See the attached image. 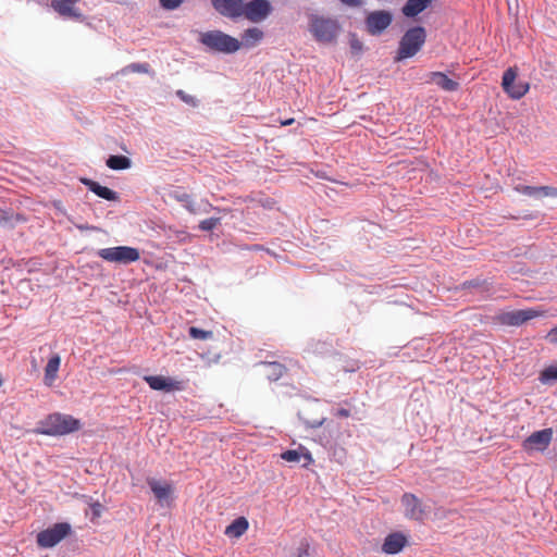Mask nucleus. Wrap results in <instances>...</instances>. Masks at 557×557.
I'll use <instances>...</instances> for the list:
<instances>
[{
	"instance_id": "e433bc0d",
	"label": "nucleus",
	"mask_w": 557,
	"mask_h": 557,
	"mask_svg": "<svg viewBox=\"0 0 557 557\" xmlns=\"http://www.w3.org/2000/svg\"><path fill=\"white\" fill-rule=\"evenodd\" d=\"M185 0H159L160 7L166 11L177 10Z\"/></svg>"
},
{
	"instance_id": "f8f14e48",
	"label": "nucleus",
	"mask_w": 557,
	"mask_h": 557,
	"mask_svg": "<svg viewBox=\"0 0 557 557\" xmlns=\"http://www.w3.org/2000/svg\"><path fill=\"white\" fill-rule=\"evenodd\" d=\"M541 314V311L533 308H528L503 312L499 314L498 320L504 325L520 326L523 323L540 317Z\"/></svg>"
},
{
	"instance_id": "49530a36",
	"label": "nucleus",
	"mask_w": 557,
	"mask_h": 557,
	"mask_svg": "<svg viewBox=\"0 0 557 557\" xmlns=\"http://www.w3.org/2000/svg\"><path fill=\"white\" fill-rule=\"evenodd\" d=\"M342 3L348 7H359L361 5V0H339Z\"/></svg>"
},
{
	"instance_id": "4468645a",
	"label": "nucleus",
	"mask_w": 557,
	"mask_h": 557,
	"mask_svg": "<svg viewBox=\"0 0 557 557\" xmlns=\"http://www.w3.org/2000/svg\"><path fill=\"white\" fill-rule=\"evenodd\" d=\"M77 0H52L51 8L62 17L83 21L84 14L74 7Z\"/></svg>"
},
{
	"instance_id": "39448f33",
	"label": "nucleus",
	"mask_w": 557,
	"mask_h": 557,
	"mask_svg": "<svg viewBox=\"0 0 557 557\" xmlns=\"http://www.w3.org/2000/svg\"><path fill=\"white\" fill-rule=\"evenodd\" d=\"M72 533L69 522H58L37 533L36 543L40 548H52Z\"/></svg>"
},
{
	"instance_id": "72a5a7b5",
	"label": "nucleus",
	"mask_w": 557,
	"mask_h": 557,
	"mask_svg": "<svg viewBox=\"0 0 557 557\" xmlns=\"http://www.w3.org/2000/svg\"><path fill=\"white\" fill-rule=\"evenodd\" d=\"M516 190L522 195L540 199V186L518 185Z\"/></svg>"
},
{
	"instance_id": "f3484780",
	"label": "nucleus",
	"mask_w": 557,
	"mask_h": 557,
	"mask_svg": "<svg viewBox=\"0 0 557 557\" xmlns=\"http://www.w3.org/2000/svg\"><path fill=\"white\" fill-rule=\"evenodd\" d=\"M147 484L159 503H169L172 495V486L169 483H162L153 478L147 480Z\"/></svg>"
},
{
	"instance_id": "a19ab883",
	"label": "nucleus",
	"mask_w": 557,
	"mask_h": 557,
	"mask_svg": "<svg viewBox=\"0 0 557 557\" xmlns=\"http://www.w3.org/2000/svg\"><path fill=\"white\" fill-rule=\"evenodd\" d=\"M310 545L307 540H302L298 547L297 557H309Z\"/></svg>"
},
{
	"instance_id": "c756f323",
	"label": "nucleus",
	"mask_w": 557,
	"mask_h": 557,
	"mask_svg": "<svg viewBox=\"0 0 557 557\" xmlns=\"http://www.w3.org/2000/svg\"><path fill=\"white\" fill-rule=\"evenodd\" d=\"M174 197L177 201L183 203L188 212L196 213L195 202L189 194L185 191H176Z\"/></svg>"
},
{
	"instance_id": "9b49d317",
	"label": "nucleus",
	"mask_w": 557,
	"mask_h": 557,
	"mask_svg": "<svg viewBox=\"0 0 557 557\" xmlns=\"http://www.w3.org/2000/svg\"><path fill=\"white\" fill-rule=\"evenodd\" d=\"M460 289L475 297L478 300L490 297L493 293V284L488 278L475 277L461 283Z\"/></svg>"
},
{
	"instance_id": "0eeeda50",
	"label": "nucleus",
	"mask_w": 557,
	"mask_h": 557,
	"mask_svg": "<svg viewBox=\"0 0 557 557\" xmlns=\"http://www.w3.org/2000/svg\"><path fill=\"white\" fill-rule=\"evenodd\" d=\"M400 503L404 507V516L407 519L423 522L430 513V506L425 505L412 493H405L400 498Z\"/></svg>"
},
{
	"instance_id": "9d476101",
	"label": "nucleus",
	"mask_w": 557,
	"mask_h": 557,
	"mask_svg": "<svg viewBox=\"0 0 557 557\" xmlns=\"http://www.w3.org/2000/svg\"><path fill=\"white\" fill-rule=\"evenodd\" d=\"M553 440V430L546 428L533 432L523 442L522 447L527 453L541 451L543 453L548 448Z\"/></svg>"
},
{
	"instance_id": "ddd939ff",
	"label": "nucleus",
	"mask_w": 557,
	"mask_h": 557,
	"mask_svg": "<svg viewBox=\"0 0 557 557\" xmlns=\"http://www.w3.org/2000/svg\"><path fill=\"white\" fill-rule=\"evenodd\" d=\"M211 4L224 17L237 20L242 16L243 0H211Z\"/></svg>"
},
{
	"instance_id": "a878e982",
	"label": "nucleus",
	"mask_w": 557,
	"mask_h": 557,
	"mask_svg": "<svg viewBox=\"0 0 557 557\" xmlns=\"http://www.w3.org/2000/svg\"><path fill=\"white\" fill-rule=\"evenodd\" d=\"M263 38V32L258 27L247 28L242 34L240 44L247 48L255 47Z\"/></svg>"
},
{
	"instance_id": "8fccbe9b",
	"label": "nucleus",
	"mask_w": 557,
	"mask_h": 557,
	"mask_svg": "<svg viewBox=\"0 0 557 557\" xmlns=\"http://www.w3.org/2000/svg\"><path fill=\"white\" fill-rule=\"evenodd\" d=\"M294 123V119H288V120H285V121H282L281 124L286 126V125H290Z\"/></svg>"
},
{
	"instance_id": "c85d7f7f",
	"label": "nucleus",
	"mask_w": 557,
	"mask_h": 557,
	"mask_svg": "<svg viewBox=\"0 0 557 557\" xmlns=\"http://www.w3.org/2000/svg\"><path fill=\"white\" fill-rule=\"evenodd\" d=\"M529 90V84L524 82L516 83L507 90L506 92L512 98V99H520L522 98Z\"/></svg>"
},
{
	"instance_id": "f704fd0d",
	"label": "nucleus",
	"mask_w": 557,
	"mask_h": 557,
	"mask_svg": "<svg viewBox=\"0 0 557 557\" xmlns=\"http://www.w3.org/2000/svg\"><path fill=\"white\" fill-rule=\"evenodd\" d=\"M220 223H221V218L212 216V218L202 220L199 223L198 227L200 231L210 232V231L214 230Z\"/></svg>"
},
{
	"instance_id": "de8ad7c7",
	"label": "nucleus",
	"mask_w": 557,
	"mask_h": 557,
	"mask_svg": "<svg viewBox=\"0 0 557 557\" xmlns=\"http://www.w3.org/2000/svg\"><path fill=\"white\" fill-rule=\"evenodd\" d=\"M319 443H320L321 445H323L324 447H326L327 445H330V444H331L330 440H329V438H326V437H320V438H319Z\"/></svg>"
},
{
	"instance_id": "6e6552de",
	"label": "nucleus",
	"mask_w": 557,
	"mask_h": 557,
	"mask_svg": "<svg viewBox=\"0 0 557 557\" xmlns=\"http://www.w3.org/2000/svg\"><path fill=\"white\" fill-rule=\"evenodd\" d=\"M273 7L269 0H250L243 4L242 16L252 23H260L269 17Z\"/></svg>"
},
{
	"instance_id": "58836bf2",
	"label": "nucleus",
	"mask_w": 557,
	"mask_h": 557,
	"mask_svg": "<svg viewBox=\"0 0 557 557\" xmlns=\"http://www.w3.org/2000/svg\"><path fill=\"white\" fill-rule=\"evenodd\" d=\"M298 418L305 424L306 429H318V428L322 426L324 424V422L326 421L325 418L310 421L308 419L302 418L300 414H298Z\"/></svg>"
},
{
	"instance_id": "aec40b11",
	"label": "nucleus",
	"mask_w": 557,
	"mask_h": 557,
	"mask_svg": "<svg viewBox=\"0 0 557 557\" xmlns=\"http://www.w3.org/2000/svg\"><path fill=\"white\" fill-rule=\"evenodd\" d=\"M433 0H407L401 8V13L406 17H416L428 9Z\"/></svg>"
},
{
	"instance_id": "5701e85b",
	"label": "nucleus",
	"mask_w": 557,
	"mask_h": 557,
	"mask_svg": "<svg viewBox=\"0 0 557 557\" xmlns=\"http://www.w3.org/2000/svg\"><path fill=\"white\" fill-rule=\"evenodd\" d=\"M106 165L113 171H124L132 166V160L123 154H110L106 160Z\"/></svg>"
},
{
	"instance_id": "dca6fc26",
	"label": "nucleus",
	"mask_w": 557,
	"mask_h": 557,
	"mask_svg": "<svg viewBox=\"0 0 557 557\" xmlns=\"http://www.w3.org/2000/svg\"><path fill=\"white\" fill-rule=\"evenodd\" d=\"M407 543V539L399 532L388 534L382 545V552L388 555H395L403 550Z\"/></svg>"
},
{
	"instance_id": "6ab92c4d",
	"label": "nucleus",
	"mask_w": 557,
	"mask_h": 557,
	"mask_svg": "<svg viewBox=\"0 0 557 557\" xmlns=\"http://www.w3.org/2000/svg\"><path fill=\"white\" fill-rule=\"evenodd\" d=\"M281 457H282V459H284L285 461H288V462H300V460L304 458L305 459V463L302 465L304 467H307L313 462V458H312L310 451L302 446H300L298 449L285 450L281 455Z\"/></svg>"
},
{
	"instance_id": "473e14b6",
	"label": "nucleus",
	"mask_w": 557,
	"mask_h": 557,
	"mask_svg": "<svg viewBox=\"0 0 557 557\" xmlns=\"http://www.w3.org/2000/svg\"><path fill=\"white\" fill-rule=\"evenodd\" d=\"M517 73L512 67L507 69L503 74L502 86L505 91L515 84Z\"/></svg>"
},
{
	"instance_id": "2eb2a0df",
	"label": "nucleus",
	"mask_w": 557,
	"mask_h": 557,
	"mask_svg": "<svg viewBox=\"0 0 557 557\" xmlns=\"http://www.w3.org/2000/svg\"><path fill=\"white\" fill-rule=\"evenodd\" d=\"M79 182L84 186H86L88 188V190L94 193L99 198H102V199L108 200V201H117V200H120V196H119V194L115 190H113V189H111V188H109L107 186H102L98 182L92 181L91 178L81 177Z\"/></svg>"
},
{
	"instance_id": "a18cd8bd",
	"label": "nucleus",
	"mask_w": 557,
	"mask_h": 557,
	"mask_svg": "<svg viewBox=\"0 0 557 557\" xmlns=\"http://www.w3.org/2000/svg\"><path fill=\"white\" fill-rule=\"evenodd\" d=\"M91 510H92L94 516L99 517V516L101 515L102 505H101V504H99V503H95V504L91 506Z\"/></svg>"
},
{
	"instance_id": "4c0bfd02",
	"label": "nucleus",
	"mask_w": 557,
	"mask_h": 557,
	"mask_svg": "<svg viewBox=\"0 0 557 557\" xmlns=\"http://www.w3.org/2000/svg\"><path fill=\"white\" fill-rule=\"evenodd\" d=\"M149 67L148 63H131L123 70V72L131 71L134 73H148Z\"/></svg>"
},
{
	"instance_id": "09e8293b",
	"label": "nucleus",
	"mask_w": 557,
	"mask_h": 557,
	"mask_svg": "<svg viewBox=\"0 0 557 557\" xmlns=\"http://www.w3.org/2000/svg\"><path fill=\"white\" fill-rule=\"evenodd\" d=\"M187 236V233L185 231L177 232V237L183 240Z\"/></svg>"
},
{
	"instance_id": "79ce46f5",
	"label": "nucleus",
	"mask_w": 557,
	"mask_h": 557,
	"mask_svg": "<svg viewBox=\"0 0 557 557\" xmlns=\"http://www.w3.org/2000/svg\"><path fill=\"white\" fill-rule=\"evenodd\" d=\"M546 339L550 343V344H555L557 345V325L555 327H553L546 335Z\"/></svg>"
},
{
	"instance_id": "423d86ee",
	"label": "nucleus",
	"mask_w": 557,
	"mask_h": 557,
	"mask_svg": "<svg viewBox=\"0 0 557 557\" xmlns=\"http://www.w3.org/2000/svg\"><path fill=\"white\" fill-rule=\"evenodd\" d=\"M96 253L103 260L117 264H129L140 259L139 250L129 246L102 248L97 250Z\"/></svg>"
},
{
	"instance_id": "2f4dec72",
	"label": "nucleus",
	"mask_w": 557,
	"mask_h": 557,
	"mask_svg": "<svg viewBox=\"0 0 557 557\" xmlns=\"http://www.w3.org/2000/svg\"><path fill=\"white\" fill-rule=\"evenodd\" d=\"M188 335L194 339L207 341L213 337L212 331H206L196 326L188 329Z\"/></svg>"
},
{
	"instance_id": "7ed1b4c3",
	"label": "nucleus",
	"mask_w": 557,
	"mask_h": 557,
	"mask_svg": "<svg viewBox=\"0 0 557 557\" xmlns=\"http://www.w3.org/2000/svg\"><path fill=\"white\" fill-rule=\"evenodd\" d=\"M199 42L203 45L210 52H220L232 54L242 47L240 41L223 33L222 30H208L200 34Z\"/></svg>"
},
{
	"instance_id": "c03bdc74",
	"label": "nucleus",
	"mask_w": 557,
	"mask_h": 557,
	"mask_svg": "<svg viewBox=\"0 0 557 557\" xmlns=\"http://www.w3.org/2000/svg\"><path fill=\"white\" fill-rule=\"evenodd\" d=\"M333 455L338 462H343V459L345 458V450L342 448L338 450L335 449Z\"/></svg>"
},
{
	"instance_id": "37998d69",
	"label": "nucleus",
	"mask_w": 557,
	"mask_h": 557,
	"mask_svg": "<svg viewBox=\"0 0 557 557\" xmlns=\"http://www.w3.org/2000/svg\"><path fill=\"white\" fill-rule=\"evenodd\" d=\"M334 414L339 418H348L350 416V411L345 408L337 409Z\"/></svg>"
},
{
	"instance_id": "f257e3e1",
	"label": "nucleus",
	"mask_w": 557,
	"mask_h": 557,
	"mask_svg": "<svg viewBox=\"0 0 557 557\" xmlns=\"http://www.w3.org/2000/svg\"><path fill=\"white\" fill-rule=\"evenodd\" d=\"M81 429V420L71 414L53 412L38 421L35 433L48 436H64Z\"/></svg>"
},
{
	"instance_id": "7c9ffc66",
	"label": "nucleus",
	"mask_w": 557,
	"mask_h": 557,
	"mask_svg": "<svg viewBox=\"0 0 557 557\" xmlns=\"http://www.w3.org/2000/svg\"><path fill=\"white\" fill-rule=\"evenodd\" d=\"M349 48L355 57H360L363 53V44L355 33L349 34Z\"/></svg>"
},
{
	"instance_id": "1a4fd4ad",
	"label": "nucleus",
	"mask_w": 557,
	"mask_h": 557,
	"mask_svg": "<svg viewBox=\"0 0 557 557\" xmlns=\"http://www.w3.org/2000/svg\"><path fill=\"white\" fill-rule=\"evenodd\" d=\"M393 22V14L386 10H376L370 12L366 20V29L372 36L381 35Z\"/></svg>"
},
{
	"instance_id": "b1692460",
	"label": "nucleus",
	"mask_w": 557,
	"mask_h": 557,
	"mask_svg": "<svg viewBox=\"0 0 557 557\" xmlns=\"http://www.w3.org/2000/svg\"><path fill=\"white\" fill-rule=\"evenodd\" d=\"M264 369V375L269 381H277L280 380L286 371L284 364L280 362H262L260 363Z\"/></svg>"
},
{
	"instance_id": "4be33fe9",
	"label": "nucleus",
	"mask_w": 557,
	"mask_h": 557,
	"mask_svg": "<svg viewBox=\"0 0 557 557\" xmlns=\"http://www.w3.org/2000/svg\"><path fill=\"white\" fill-rule=\"evenodd\" d=\"M60 364H61L60 356L58 354H53L49 358V360L45 367L44 382L47 386H51L53 384V382L55 381V379L58 376V371H59Z\"/></svg>"
},
{
	"instance_id": "bb28decb",
	"label": "nucleus",
	"mask_w": 557,
	"mask_h": 557,
	"mask_svg": "<svg viewBox=\"0 0 557 557\" xmlns=\"http://www.w3.org/2000/svg\"><path fill=\"white\" fill-rule=\"evenodd\" d=\"M23 221L20 214H14L10 210L0 209V226L2 227H14L15 222Z\"/></svg>"
},
{
	"instance_id": "cd10ccee",
	"label": "nucleus",
	"mask_w": 557,
	"mask_h": 557,
	"mask_svg": "<svg viewBox=\"0 0 557 557\" xmlns=\"http://www.w3.org/2000/svg\"><path fill=\"white\" fill-rule=\"evenodd\" d=\"M539 380L545 385H552L557 382V366L552 364L542 370Z\"/></svg>"
},
{
	"instance_id": "c9c22d12",
	"label": "nucleus",
	"mask_w": 557,
	"mask_h": 557,
	"mask_svg": "<svg viewBox=\"0 0 557 557\" xmlns=\"http://www.w3.org/2000/svg\"><path fill=\"white\" fill-rule=\"evenodd\" d=\"M175 95H176V97H177L180 100H182L183 102H185L186 104H188V106H190V107L196 108V107H198V104H199V100H198L196 97H194V96H191V95H188L187 92H185V91H184V90H182V89H177V90L175 91Z\"/></svg>"
},
{
	"instance_id": "20e7f679",
	"label": "nucleus",
	"mask_w": 557,
	"mask_h": 557,
	"mask_svg": "<svg viewBox=\"0 0 557 557\" xmlns=\"http://www.w3.org/2000/svg\"><path fill=\"white\" fill-rule=\"evenodd\" d=\"M426 40V32L423 26H413L405 32L399 40L395 61H403L414 57Z\"/></svg>"
},
{
	"instance_id": "f03ea898",
	"label": "nucleus",
	"mask_w": 557,
	"mask_h": 557,
	"mask_svg": "<svg viewBox=\"0 0 557 557\" xmlns=\"http://www.w3.org/2000/svg\"><path fill=\"white\" fill-rule=\"evenodd\" d=\"M308 30L317 42L332 44L339 35L341 25L335 18L310 14Z\"/></svg>"
},
{
	"instance_id": "412c9836",
	"label": "nucleus",
	"mask_w": 557,
	"mask_h": 557,
	"mask_svg": "<svg viewBox=\"0 0 557 557\" xmlns=\"http://www.w3.org/2000/svg\"><path fill=\"white\" fill-rule=\"evenodd\" d=\"M430 82L438 86L445 91H456L459 88V83L449 78L443 72H431Z\"/></svg>"
},
{
	"instance_id": "393cba45",
	"label": "nucleus",
	"mask_w": 557,
	"mask_h": 557,
	"mask_svg": "<svg viewBox=\"0 0 557 557\" xmlns=\"http://www.w3.org/2000/svg\"><path fill=\"white\" fill-rule=\"evenodd\" d=\"M249 524L245 517L236 518L225 529V534L231 537L242 536L248 529Z\"/></svg>"
},
{
	"instance_id": "ea45409f",
	"label": "nucleus",
	"mask_w": 557,
	"mask_h": 557,
	"mask_svg": "<svg viewBox=\"0 0 557 557\" xmlns=\"http://www.w3.org/2000/svg\"><path fill=\"white\" fill-rule=\"evenodd\" d=\"M544 197H557V188L553 186H540V199Z\"/></svg>"
},
{
	"instance_id": "a211bd4d",
	"label": "nucleus",
	"mask_w": 557,
	"mask_h": 557,
	"mask_svg": "<svg viewBox=\"0 0 557 557\" xmlns=\"http://www.w3.org/2000/svg\"><path fill=\"white\" fill-rule=\"evenodd\" d=\"M145 381L148 383L149 387L154 391H164L171 392L174 389H178V382L165 377L162 375H149L145 376Z\"/></svg>"
}]
</instances>
